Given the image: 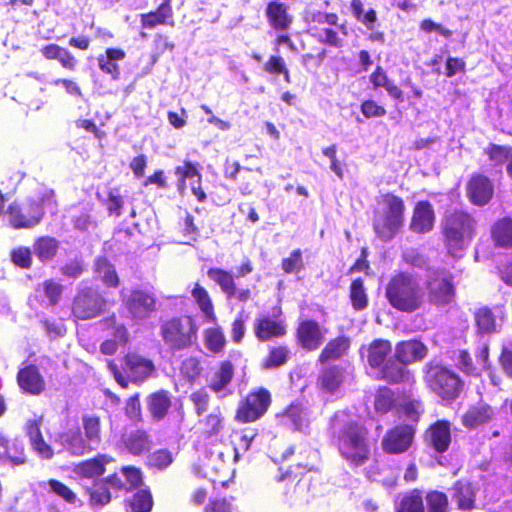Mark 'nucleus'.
<instances>
[{
	"label": "nucleus",
	"mask_w": 512,
	"mask_h": 512,
	"mask_svg": "<svg viewBox=\"0 0 512 512\" xmlns=\"http://www.w3.org/2000/svg\"><path fill=\"white\" fill-rule=\"evenodd\" d=\"M478 230L476 217L468 210L455 208L446 211L440 222V233L446 254L461 258Z\"/></svg>",
	"instance_id": "obj_1"
},
{
	"label": "nucleus",
	"mask_w": 512,
	"mask_h": 512,
	"mask_svg": "<svg viewBox=\"0 0 512 512\" xmlns=\"http://www.w3.org/2000/svg\"><path fill=\"white\" fill-rule=\"evenodd\" d=\"M388 304L401 313H414L424 304V292L417 277L407 271L394 273L385 285Z\"/></svg>",
	"instance_id": "obj_2"
},
{
	"label": "nucleus",
	"mask_w": 512,
	"mask_h": 512,
	"mask_svg": "<svg viewBox=\"0 0 512 512\" xmlns=\"http://www.w3.org/2000/svg\"><path fill=\"white\" fill-rule=\"evenodd\" d=\"M334 443L350 467H360L370 459L369 430L357 421L345 423L334 436Z\"/></svg>",
	"instance_id": "obj_3"
},
{
	"label": "nucleus",
	"mask_w": 512,
	"mask_h": 512,
	"mask_svg": "<svg viewBox=\"0 0 512 512\" xmlns=\"http://www.w3.org/2000/svg\"><path fill=\"white\" fill-rule=\"evenodd\" d=\"M199 326L192 315L180 314L164 319L159 324V335L171 352L191 349L198 341Z\"/></svg>",
	"instance_id": "obj_4"
},
{
	"label": "nucleus",
	"mask_w": 512,
	"mask_h": 512,
	"mask_svg": "<svg viewBox=\"0 0 512 512\" xmlns=\"http://www.w3.org/2000/svg\"><path fill=\"white\" fill-rule=\"evenodd\" d=\"M383 208L374 212L373 230L384 242L391 241L404 225L405 203L400 196L386 193L381 196Z\"/></svg>",
	"instance_id": "obj_5"
},
{
	"label": "nucleus",
	"mask_w": 512,
	"mask_h": 512,
	"mask_svg": "<svg viewBox=\"0 0 512 512\" xmlns=\"http://www.w3.org/2000/svg\"><path fill=\"white\" fill-rule=\"evenodd\" d=\"M426 386L444 401L457 399L463 390V381L459 375L448 367L428 362L423 369Z\"/></svg>",
	"instance_id": "obj_6"
},
{
	"label": "nucleus",
	"mask_w": 512,
	"mask_h": 512,
	"mask_svg": "<svg viewBox=\"0 0 512 512\" xmlns=\"http://www.w3.org/2000/svg\"><path fill=\"white\" fill-rule=\"evenodd\" d=\"M424 289L427 302L435 309L452 307L457 298L455 276L445 269L434 270L425 280Z\"/></svg>",
	"instance_id": "obj_7"
},
{
	"label": "nucleus",
	"mask_w": 512,
	"mask_h": 512,
	"mask_svg": "<svg viewBox=\"0 0 512 512\" xmlns=\"http://www.w3.org/2000/svg\"><path fill=\"white\" fill-rule=\"evenodd\" d=\"M272 405V393L263 386L250 390L240 398L234 420L239 424H250L262 419Z\"/></svg>",
	"instance_id": "obj_8"
},
{
	"label": "nucleus",
	"mask_w": 512,
	"mask_h": 512,
	"mask_svg": "<svg viewBox=\"0 0 512 512\" xmlns=\"http://www.w3.org/2000/svg\"><path fill=\"white\" fill-rule=\"evenodd\" d=\"M108 306V300L97 287L85 286L72 299L71 315L76 320H91L104 314Z\"/></svg>",
	"instance_id": "obj_9"
},
{
	"label": "nucleus",
	"mask_w": 512,
	"mask_h": 512,
	"mask_svg": "<svg viewBox=\"0 0 512 512\" xmlns=\"http://www.w3.org/2000/svg\"><path fill=\"white\" fill-rule=\"evenodd\" d=\"M123 306L132 321L140 322L157 313L158 299L151 290L133 288L123 300Z\"/></svg>",
	"instance_id": "obj_10"
},
{
	"label": "nucleus",
	"mask_w": 512,
	"mask_h": 512,
	"mask_svg": "<svg viewBox=\"0 0 512 512\" xmlns=\"http://www.w3.org/2000/svg\"><path fill=\"white\" fill-rule=\"evenodd\" d=\"M7 214L13 229H32L42 221L45 210L40 201L27 200L24 203H11L7 208Z\"/></svg>",
	"instance_id": "obj_11"
},
{
	"label": "nucleus",
	"mask_w": 512,
	"mask_h": 512,
	"mask_svg": "<svg viewBox=\"0 0 512 512\" xmlns=\"http://www.w3.org/2000/svg\"><path fill=\"white\" fill-rule=\"evenodd\" d=\"M416 431V427L408 423H400L388 429L381 441L383 452L389 455L407 452L413 445Z\"/></svg>",
	"instance_id": "obj_12"
},
{
	"label": "nucleus",
	"mask_w": 512,
	"mask_h": 512,
	"mask_svg": "<svg viewBox=\"0 0 512 512\" xmlns=\"http://www.w3.org/2000/svg\"><path fill=\"white\" fill-rule=\"evenodd\" d=\"M452 423L448 419H438L424 430L422 439L427 448L436 454L446 453L452 443Z\"/></svg>",
	"instance_id": "obj_13"
},
{
	"label": "nucleus",
	"mask_w": 512,
	"mask_h": 512,
	"mask_svg": "<svg viewBox=\"0 0 512 512\" xmlns=\"http://www.w3.org/2000/svg\"><path fill=\"white\" fill-rule=\"evenodd\" d=\"M282 310L278 314H263L258 316L253 323V332L259 342H268L273 339L283 338L288 333V324L281 318Z\"/></svg>",
	"instance_id": "obj_14"
},
{
	"label": "nucleus",
	"mask_w": 512,
	"mask_h": 512,
	"mask_svg": "<svg viewBox=\"0 0 512 512\" xmlns=\"http://www.w3.org/2000/svg\"><path fill=\"white\" fill-rule=\"evenodd\" d=\"M207 276L219 286L227 300L235 298L240 303H246L252 297L250 289H237L234 275L228 270L211 267L207 270Z\"/></svg>",
	"instance_id": "obj_15"
},
{
	"label": "nucleus",
	"mask_w": 512,
	"mask_h": 512,
	"mask_svg": "<svg viewBox=\"0 0 512 512\" xmlns=\"http://www.w3.org/2000/svg\"><path fill=\"white\" fill-rule=\"evenodd\" d=\"M325 331L314 319L300 320L295 329L297 345L308 352L316 351L323 344Z\"/></svg>",
	"instance_id": "obj_16"
},
{
	"label": "nucleus",
	"mask_w": 512,
	"mask_h": 512,
	"mask_svg": "<svg viewBox=\"0 0 512 512\" xmlns=\"http://www.w3.org/2000/svg\"><path fill=\"white\" fill-rule=\"evenodd\" d=\"M468 201L478 207L487 205L493 198L494 185L492 180L483 173H473L468 178L465 187Z\"/></svg>",
	"instance_id": "obj_17"
},
{
	"label": "nucleus",
	"mask_w": 512,
	"mask_h": 512,
	"mask_svg": "<svg viewBox=\"0 0 512 512\" xmlns=\"http://www.w3.org/2000/svg\"><path fill=\"white\" fill-rule=\"evenodd\" d=\"M346 381V371L339 364H325L318 372L316 388L325 395H335L340 392Z\"/></svg>",
	"instance_id": "obj_18"
},
{
	"label": "nucleus",
	"mask_w": 512,
	"mask_h": 512,
	"mask_svg": "<svg viewBox=\"0 0 512 512\" xmlns=\"http://www.w3.org/2000/svg\"><path fill=\"white\" fill-rule=\"evenodd\" d=\"M16 382L20 390L32 396L42 394L46 387V382L36 364H26L19 368L16 374Z\"/></svg>",
	"instance_id": "obj_19"
},
{
	"label": "nucleus",
	"mask_w": 512,
	"mask_h": 512,
	"mask_svg": "<svg viewBox=\"0 0 512 512\" xmlns=\"http://www.w3.org/2000/svg\"><path fill=\"white\" fill-rule=\"evenodd\" d=\"M122 368L134 383L145 381L156 369L152 360L134 352H129L124 356Z\"/></svg>",
	"instance_id": "obj_20"
},
{
	"label": "nucleus",
	"mask_w": 512,
	"mask_h": 512,
	"mask_svg": "<svg viewBox=\"0 0 512 512\" xmlns=\"http://www.w3.org/2000/svg\"><path fill=\"white\" fill-rule=\"evenodd\" d=\"M377 377L390 385L403 384L413 380V374L395 354L390 356L378 369Z\"/></svg>",
	"instance_id": "obj_21"
},
{
	"label": "nucleus",
	"mask_w": 512,
	"mask_h": 512,
	"mask_svg": "<svg viewBox=\"0 0 512 512\" xmlns=\"http://www.w3.org/2000/svg\"><path fill=\"white\" fill-rule=\"evenodd\" d=\"M435 211L428 200L416 202L409 223V229L416 234H425L433 230L435 225Z\"/></svg>",
	"instance_id": "obj_22"
},
{
	"label": "nucleus",
	"mask_w": 512,
	"mask_h": 512,
	"mask_svg": "<svg viewBox=\"0 0 512 512\" xmlns=\"http://www.w3.org/2000/svg\"><path fill=\"white\" fill-rule=\"evenodd\" d=\"M224 176L234 181L243 195H250L257 182L253 170L243 167L238 161H226Z\"/></svg>",
	"instance_id": "obj_23"
},
{
	"label": "nucleus",
	"mask_w": 512,
	"mask_h": 512,
	"mask_svg": "<svg viewBox=\"0 0 512 512\" xmlns=\"http://www.w3.org/2000/svg\"><path fill=\"white\" fill-rule=\"evenodd\" d=\"M428 352L427 345L418 338L399 341L394 348V354L407 367L409 364L423 361Z\"/></svg>",
	"instance_id": "obj_24"
},
{
	"label": "nucleus",
	"mask_w": 512,
	"mask_h": 512,
	"mask_svg": "<svg viewBox=\"0 0 512 512\" xmlns=\"http://www.w3.org/2000/svg\"><path fill=\"white\" fill-rule=\"evenodd\" d=\"M265 17L269 26L275 31H287L293 24L289 6L279 0H272L266 4Z\"/></svg>",
	"instance_id": "obj_25"
},
{
	"label": "nucleus",
	"mask_w": 512,
	"mask_h": 512,
	"mask_svg": "<svg viewBox=\"0 0 512 512\" xmlns=\"http://www.w3.org/2000/svg\"><path fill=\"white\" fill-rule=\"evenodd\" d=\"M0 460L11 466H22L28 462L25 446L18 438H8L0 434Z\"/></svg>",
	"instance_id": "obj_26"
},
{
	"label": "nucleus",
	"mask_w": 512,
	"mask_h": 512,
	"mask_svg": "<svg viewBox=\"0 0 512 512\" xmlns=\"http://www.w3.org/2000/svg\"><path fill=\"white\" fill-rule=\"evenodd\" d=\"M25 432L32 450L43 460H50L54 456L53 448L46 442L41 430V420L31 419L25 425Z\"/></svg>",
	"instance_id": "obj_27"
},
{
	"label": "nucleus",
	"mask_w": 512,
	"mask_h": 512,
	"mask_svg": "<svg viewBox=\"0 0 512 512\" xmlns=\"http://www.w3.org/2000/svg\"><path fill=\"white\" fill-rule=\"evenodd\" d=\"M112 461V458L106 454H97L96 456L82 460L74 465L73 472L82 479H98L106 472V466Z\"/></svg>",
	"instance_id": "obj_28"
},
{
	"label": "nucleus",
	"mask_w": 512,
	"mask_h": 512,
	"mask_svg": "<svg viewBox=\"0 0 512 512\" xmlns=\"http://www.w3.org/2000/svg\"><path fill=\"white\" fill-rule=\"evenodd\" d=\"M126 58V52L120 47H108L104 53L97 56V64L100 71L110 76L114 81H117L121 77V68L119 65L120 61Z\"/></svg>",
	"instance_id": "obj_29"
},
{
	"label": "nucleus",
	"mask_w": 512,
	"mask_h": 512,
	"mask_svg": "<svg viewBox=\"0 0 512 512\" xmlns=\"http://www.w3.org/2000/svg\"><path fill=\"white\" fill-rule=\"evenodd\" d=\"M351 346V340L348 336L341 334L330 339L321 350L317 357V362L325 365L331 361H337L344 357Z\"/></svg>",
	"instance_id": "obj_30"
},
{
	"label": "nucleus",
	"mask_w": 512,
	"mask_h": 512,
	"mask_svg": "<svg viewBox=\"0 0 512 512\" xmlns=\"http://www.w3.org/2000/svg\"><path fill=\"white\" fill-rule=\"evenodd\" d=\"M495 416L494 409L487 403L470 406L461 416V424L468 430L489 423Z\"/></svg>",
	"instance_id": "obj_31"
},
{
	"label": "nucleus",
	"mask_w": 512,
	"mask_h": 512,
	"mask_svg": "<svg viewBox=\"0 0 512 512\" xmlns=\"http://www.w3.org/2000/svg\"><path fill=\"white\" fill-rule=\"evenodd\" d=\"M40 51L46 60L58 61L64 70L68 72H75L77 70L79 62L67 48L51 43L43 46Z\"/></svg>",
	"instance_id": "obj_32"
},
{
	"label": "nucleus",
	"mask_w": 512,
	"mask_h": 512,
	"mask_svg": "<svg viewBox=\"0 0 512 512\" xmlns=\"http://www.w3.org/2000/svg\"><path fill=\"white\" fill-rule=\"evenodd\" d=\"M198 434L202 439L218 437L225 428V418L219 407L213 412L200 419L197 423Z\"/></svg>",
	"instance_id": "obj_33"
},
{
	"label": "nucleus",
	"mask_w": 512,
	"mask_h": 512,
	"mask_svg": "<svg viewBox=\"0 0 512 512\" xmlns=\"http://www.w3.org/2000/svg\"><path fill=\"white\" fill-rule=\"evenodd\" d=\"M392 346L387 339H374L365 348L366 361L372 369H379L391 356Z\"/></svg>",
	"instance_id": "obj_34"
},
{
	"label": "nucleus",
	"mask_w": 512,
	"mask_h": 512,
	"mask_svg": "<svg viewBox=\"0 0 512 512\" xmlns=\"http://www.w3.org/2000/svg\"><path fill=\"white\" fill-rule=\"evenodd\" d=\"M147 409L154 421L163 420L172 407V398L167 390L161 389L148 395Z\"/></svg>",
	"instance_id": "obj_35"
},
{
	"label": "nucleus",
	"mask_w": 512,
	"mask_h": 512,
	"mask_svg": "<svg viewBox=\"0 0 512 512\" xmlns=\"http://www.w3.org/2000/svg\"><path fill=\"white\" fill-rule=\"evenodd\" d=\"M451 489L452 499L456 502L459 510L467 512L474 509L476 492L469 481L459 479L454 482Z\"/></svg>",
	"instance_id": "obj_36"
},
{
	"label": "nucleus",
	"mask_w": 512,
	"mask_h": 512,
	"mask_svg": "<svg viewBox=\"0 0 512 512\" xmlns=\"http://www.w3.org/2000/svg\"><path fill=\"white\" fill-rule=\"evenodd\" d=\"M123 444L129 453L139 456L151 450L153 441L146 430L136 429L123 436Z\"/></svg>",
	"instance_id": "obj_37"
},
{
	"label": "nucleus",
	"mask_w": 512,
	"mask_h": 512,
	"mask_svg": "<svg viewBox=\"0 0 512 512\" xmlns=\"http://www.w3.org/2000/svg\"><path fill=\"white\" fill-rule=\"evenodd\" d=\"M490 237L495 247L512 249V218L497 219L491 226Z\"/></svg>",
	"instance_id": "obj_38"
},
{
	"label": "nucleus",
	"mask_w": 512,
	"mask_h": 512,
	"mask_svg": "<svg viewBox=\"0 0 512 512\" xmlns=\"http://www.w3.org/2000/svg\"><path fill=\"white\" fill-rule=\"evenodd\" d=\"M173 16V9L171 6V0H164L157 8L156 11H150L140 15V23L142 28L153 29L159 25L170 24L173 25V21L168 22Z\"/></svg>",
	"instance_id": "obj_39"
},
{
	"label": "nucleus",
	"mask_w": 512,
	"mask_h": 512,
	"mask_svg": "<svg viewBox=\"0 0 512 512\" xmlns=\"http://www.w3.org/2000/svg\"><path fill=\"white\" fill-rule=\"evenodd\" d=\"M235 375L234 364L230 360H223L213 372L208 387L214 393L224 391L233 381Z\"/></svg>",
	"instance_id": "obj_40"
},
{
	"label": "nucleus",
	"mask_w": 512,
	"mask_h": 512,
	"mask_svg": "<svg viewBox=\"0 0 512 512\" xmlns=\"http://www.w3.org/2000/svg\"><path fill=\"white\" fill-rule=\"evenodd\" d=\"M191 296L207 322L214 323L217 320L213 300L208 290L199 282H195L191 290Z\"/></svg>",
	"instance_id": "obj_41"
},
{
	"label": "nucleus",
	"mask_w": 512,
	"mask_h": 512,
	"mask_svg": "<svg viewBox=\"0 0 512 512\" xmlns=\"http://www.w3.org/2000/svg\"><path fill=\"white\" fill-rule=\"evenodd\" d=\"M60 242L53 236L42 235L34 239L32 250L41 263L52 261L58 254Z\"/></svg>",
	"instance_id": "obj_42"
},
{
	"label": "nucleus",
	"mask_w": 512,
	"mask_h": 512,
	"mask_svg": "<svg viewBox=\"0 0 512 512\" xmlns=\"http://www.w3.org/2000/svg\"><path fill=\"white\" fill-rule=\"evenodd\" d=\"M82 428L85 441H87L92 450H96L103 440L100 416L95 414H84L82 416Z\"/></svg>",
	"instance_id": "obj_43"
},
{
	"label": "nucleus",
	"mask_w": 512,
	"mask_h": 512,
	"mask_svg": "<svg viewBox=\"0 0 512 512\" xmlns=\"http://www.w3.org/2000/svg\"><path fill=\"white\" fill-rule=\"evenodd\" d=\"M374 412L378 416H385L397 408V396L388 386H379L374 394Z\"/></svg>",
	"instance_id": "obj_44"
},
{
	"label": "nucleus",
	"mask_w": 512,
	"mask_h": 512,
	"mask_svg": "<svg viewBox=\"0 0 512 512\" xmlns=\"http://www.w3.org/2000/svg\"><path fill=\"white\" fill-rule=\"evenodd\" d=\"M126 512H151L154 499L148 488L138 489L123 501Z\"/></svg>",
	"instance_id": "obj_45"
},
{
	"label": "nucleus",
	"mask_w": 512,
	"mask_h": 512,
	"mask_svg": "<svg viewBox=\"0 0 512 512\" xmlns=\"http://www.w3.org/2000/svg\"><path fill=\"white\" fill-rule=\"evenodd\" d=\"M290 358V350L288 346L279 344L269 346L267 354L260 362L262 370H273L284 366Z\"/></svg>",
	"instance_id": "obj_46"
},
{
	"label": "nucleus",
	"mask_w": 512,
	"mask_h": 512,
	"mask_svg": "<svg viewBox=\"0 0 512 512\" xmlns=\"http://www.w3.org/2000/svg\"><path fill=\"white\" fill-rule=\"evenodd\" d=\"M399 412L410 422L419 423L425 413V404L422 399L404 394L398 406Z\"/></svg>",
	"instance_id": "obj_47"
},
{
	"label": "nucleus",
	"mask_w": 512,
	"mask_h": 512,
	"mask_svg": "<svg viewBox=\"0 0 512 512\" xmlns=\"http://www.w3.org/2000/svg\"><path fill=\"white\" fill-rule=\"evenodd\" d=\"M83 489L88 497V504L93 508L104 507L112 501V493L101 479Z\"/></svg>",
	"instance_id": "obj_48"
},
{
	"label": "nucleus",
	"mask_w": 512,
	"mask_h": 512,
	"mask_svg": "<svg viewBox=\"0 0 512 512\" xmlns=\"http://www.w3.org/2000/svg\"><path fill=\"white\" fill-rule=\"evenodd\" d=\"M62 445L72 455L81 456L93 451L79 430H69L60 435Z\"/></svg>",
	"instance_id": "obj_49"
},
{
	"label": "nucleus",
	"mask_w": 512,
	"mask_h": 512,
	"mask_svg": "<svg viewBox=\"0 0 512 512\" xmlns=\"http://www.w3.org/2000/svg\"><path fill=\"white\" fill-rule=\"evenodd\" d=\"M396 512H426L423 491L415 488L404 493L398 502Z\"/></svg>",
	"instance_id": "obj_50"
},
{
	"label": "nucleus",
	"mask_w": 512,
	"mask_h": 512,
	"mask_svg": "<svg viewBox=\"0 0 512 512\" xmlns=\"http://www.w3.org/2000/svg\"><path fill=\"white\" fill-rule=\"evenodd\" d=\"M473 316L478 334H492L497 331L496 317L491 308L487 306L479 307L475 310Z\"/></svg>",
	"instance_id": "obj_51"
},
{
	"label": "nucleus",
	"mask_w": 512,
	"mask_h": 512,
	"mask_svg": "<svg viewBox=\"0 0 512 512\" xmlns=\"http://www.w3.org/2000/svg\"><path fill=\"white\" fill-rule=\"evenodd\" d=\"M65 287L55 278L45 279L36 289L47 300L49 306H57L63 297Z\"/></svg>",
	"instance_id": "obj_52"
},
{
	"label": "nucleus",
	"mask_w": 512,
	"mask_h": 512,
	"mask_svg": "<svg viewBox=\"0 0 512 512\" xmlns=\"http://www.w3.org/2000/svg\"><path fill=\"white\" fill-rule=\"evenodd\" d=\"M204 345L213 354H221L226 347V337L220 326L210 327L203 333Z\"/></svg>",
	"instance_id": "obj_53"
},
{
	"label": "nucleus",
	"mask_w": 512,
	"mask_h": 512,
	"mask_svg": "<svg viewBox=\"0 0 512 512\" xmlns=\"http://www.w3.org/2000/svg\"><path fill=\"white\" fill-rule=\"evenodd\" d=\"M94 271L101 275V279L106 287L117 288L119 286V276L114 265L107 258H97L94 265Z\"/></svg>",
	"instance_id": "obj_54"
},
{
	"label": "nucleus",
	"mask_w": 512,
	"mask_h": 512,
	"mask_svg": "<svg viewBox=\"0 0 512 512\" xmlns=\"http://www.w3.org/2000/svg\"><path fill=\"white\" fill-rule=\"evenodd\" d=\"M349 299L355 311H362L369 305V298L362 278L352 280L349 287Z\"/></svg>",
	"instance_id": "obj_55"
},
{
	"label": "nucleus",
	"mask_w": 512,
	"mask_h": 512,
	"mask_svg": "<svg viewBox=\"0 0 512 512\" xmlns=\"http://www.w3.org/2000/svg\"><path fill=\"white\" fill-rule=\"evenodd\" d=\"M33 254L29 246L17 245L10 250L9 260L16 268L30 270L34 264Z\"/></svg>",
	"instance_id": "obj_56"
},
{
	"label": "nucleus",
	"mask_w": 512,
	"mask_h": 512,
	"mask_svg": "<svg viewBox=\"0 0 512 512\" xmlns=\"http://www.w3.org/2000/svg\"><path fill=\"white\" fill-rule=\"evenodd\" d=\"M173 463V455L170 450L161 448L147 456L146 466L149 469L163 471Z\"/></svg>",
	"instance_id": "obj_57"
},
{
	"label": "nucleus",
	"mask_w": 512,
	"mask_h": 512,
	"mask_svg": "<svg viewBox=\"0 0 512 512\" xmlns=\"http://www.w3.org/2000/svg\"><path fill=\"white\" fill-rule=\"evenodd\" d=\"M174 173L178 179L177 186L180 192L184 191L188 179L191 181L197 178L202 179V174L196 165L190 161H184L182 166L175 167Z\"/></svg>",
	"instance_id": "obj_58"
},
{
	"label": "nucleus",
	"mask_w": 512,
	"mask_h": 512,
	"mask_svg": "<svg viewBox=\"0 0 512 512\" xmlns=\"http://www.w3.org/2000/svg\"><path fill=\"white\" fill-rule=\"evenodd\" d=\"M427 512H449L448 496L439 490H430L424 496Z\"/></svg>",
	"instance_id": "obj_59"
},
{
	"label": "nucleus",
	"mask_w": 512,
	"mask_h": 512,
	"mask_svg": "<svg viewBox=\"0 0 512 512\" xmlns=\"http://www.w3.org/2000/svg\"><path fill=\"white\" fill-rule=\"evenodd\" d=\"M485 154L494 166H501L506 162H510L512 157V148L491 143L485 149Z\"/></svg>",
	"instance_id": "obj_60"
},
{
	"label": "nucleus",
	"mask_w": 512,
	"mask_h": 512,
	"mask_svg": "<svg viewBox=\"0 0 512 512\" xmlns=\"http://www.w3.org/2000/svg\"><path fill=\"white\" fill-rule=\"evenodd\" d=\"M93 204L84 206L78 215L73 216L72 223L75 229L87 231L89 228L97 227V221L92 216Z\"/></svg>",
	"instance_id": "obj_61"
},
{
	"label": "nucleus",
	"mask_w": 512,
	"mask_h": 512,
	"mask_svg": "<svg viewBox=\"0 0 512 512\" xmlns=\"http://www.w3.org/2000/svg\"><path fill=\"white\" fill-rule=\"evenodd\" d=\"M120 473L124 476L127 492L133 489H137L143 484V473L142 470L136 466L126 465L119 469Z\"/></svg>",
	"instance_id": "obj_62"
},
{
	"label": "nucleus",
	"mask_w": 512,
	"mask_h": 512,
	"mask_svg": "<svg viewBox=\"0 0 512 512\" xmlns=\"http://www.w3.org/2000/svg\"><path fill=\"white\" fill-rule=\"evenodd\" d=\"M281 269L285 274L298 273L304 269L301 249L293 250L288 257L281 261Z\"/></svg>",
	"instance_id": "obj_63"
},
{
	"label": "nucleus",
	"mask_w": 512,
	"mask_h": 512,
	"mask_svg": "<svg viewBox=\"0 0 512 512\" xmlns=\"http://www.w3.org/2000/svg\"><path fill=\"white\" fill-rule=\"evenodd\" d=\"M106 210L109 216L120 217L124 207V198L118 188H112L107 192Z\"/></svg>",
	"instance_id": "obj_64"
}]
</instances>
